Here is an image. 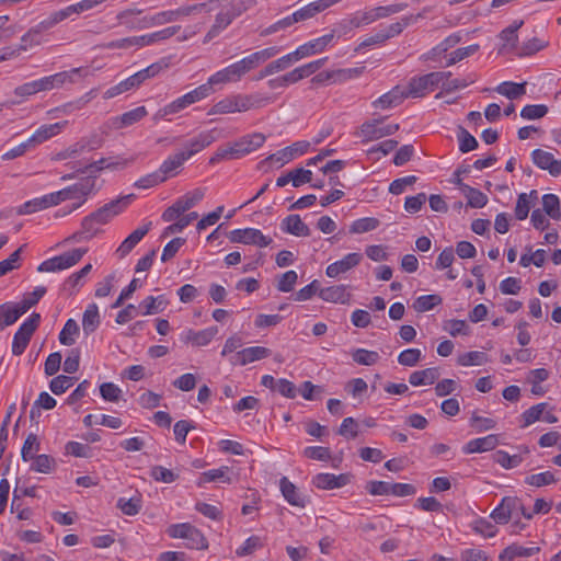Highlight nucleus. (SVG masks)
Segmentation results:
<instances>
[{"mask_svg":"<svg viewBox=\"0 0 561 561\" xmlns=\"http://www.w3.org/2000/svg\"><path fill=\"white\" fill-rule=\"evenodd\" d=\"M381 123L382 119L365 122L357 131V136L362 137L363 142H368L393 135L399 129V124L381 125Z\"/></svg>","mask_w":561,"mask_h":561,"instance_id":"obj_12","label":"nucleus"},{"mask_svg":"<svg viewBox=\"0 0 561 561\" xmlns=\"http://www.w3.org/2000/svg\"><path fill=\"white\" fill-rule=\"evenodd\" d=\"M437 368H425L423 370L413 371L409 377V382L414 386L433 385L438 378Z\"/></svg>","mask_w":561,"mask_h":561,"instance_id":"obj_34","label":"nucleus"},{"mask_svg":"<svg viewBox=\"0 0 561 561\" xmlns=\"http://www.w3.org/2000/svg\"><path fill=\"white\" fill-rule=\"evenodd\" d=\"M557 482L553 473L550 471L535 473L526 477L525 483L531 486L540 488Z\"/></svg>","mask_w":561,"mask_h":561,"instance_id":"obj_59","label":"nucleus"},{"mask_svg":"<svg viewBox=\"0 0 561 561\" xmlns=\"http://www.w3.org/2000/svg\"><path fill=\"white\" fill-rule=\"evenodd\" d=\"M24 312L21 310V308L18 304L0 305V321H1L2 328L9 327V325L15 323L16 320Z\"/></svg>","mask_w":561,"mask_h":561,"instance_id":"obj_39","label":"nucleus"},{"mask_svg":"<svg viewBox=\"0 0 561 561\" xmlns=\"http://www.w3.org/2000/svg\"><path fill=\"white\" fill-rule=\"evenodd\" d=\"M31 469L42 473H49L55 466V460L48 455H38L32 458Z\"/></svg>","mask_w":561,"mask_h":561,"instance_id":"obj_62","label":"nucleus"},{"mask_svg":"<svg viewBox=\"0 0 561 561\" xmlns=\"http://www.w3.org/2000/svg\"><path fill=\"white\" fill-rule=\"evenodd\" d=\"M219 12L215 16L214 24L210 26L209 31L205 35L204 42L207 43L218 36L224 30H226L234 19L240 16L244 11L248 10L244 1H230L224 5H218L215 8H219Z\"/></svg>","mask_w":561,"mask_h":561,"instance_id":"obj_5","label":"nucleus"},{"mask_svg":"<svg viewBox=\"0 0 561 561\" xmlns=\"http://www.w3.org/2000/svg\"><path fill=\"white\" fill-rule=\"evenodd\" d=\"M539 551L538 547L525 548L519 545L513 543L506 547L499 556L501 561H512L516 557H530Z\"/></svg>","mask_w":561,"mask_h":561,"instance_id":"obj_36","label":"nucleus"},{"mask_svg":"<svg viewBox=\"0 0 561 561\" xmlns=\"http://www.w3.org/2000/svg\"><path fill=\"white\" fill-rule=\"evenodd\" d=\"M497 436L491 434L485 437H480L468 442L463 447V451L466 454L489 451L493 450L497 446Z\"/></svg>","mask_w":561,"mask_h":561,"instance_id":"obj_28","label":"nucleus"},{"mask_svg":"<svg viewBox=\"0 0 561 561\" xmlns=\"http://www.w3.org/2000/svg\"><path fill=\"white\" fill-rule=\"evenodd\" d=\"M524 21H514L508 27L504 28L499 37L503 42L502 46L499 49L500 54L513 51L517 48L518 35L517 31L523 26Z\"/></svg>","mask_w":561,"mask_h":561,"instance_id":"obj_19","label":"nucleus"},{"mask_svg":"<svg viewBox=\"0 0 561 561\" xmlns=\"http://www.w3.org/2000/svg\"><path fill=\"white\" fill-rule=\"evenodd\" d=\"M167 533L172 538L185 539L186 546L191 549L207 548V540L204 535L193 525L188 523L174 524L169 526Z\"/></svg>","mask_w":561,"mask_h":561,"instance_id":"obj_7","label":"nucleus"},{"mask_svg":"<svg viewBox=\"0 0 561 561\" xmlns=\"http://www.w3.org/2000/svg\"><path fill=\"white\" fill-rule=\"evenodd\" d=\"M100 146H101V140L98 138V136H93L90 139L83 138L80 141L66 148L65 150L56 153L55 159L56 160H66L69 158H75L84 151L94 150V149L99 148Z\"/></svg>","mask_w":561,"mask_h":561,"instance_id":"obj_17","label":"nucleus"},{"mask_svg":"<svg viewBox=\"0 0 561 561\" xmlns=\"http://www.w3.org/2000/svg\"><path fill=\"white\" fill-rule=\"evenodd\" d=\"M95 179V175H88L71 186L48 194L51 206H57L67 199L82 198L81 203L73 205L68 211L64 213L62 216L78 209L85 202V197L94 191Z\"/></svg>","mask_w":561,"mask_h":561,"instance_id":"obj_3","label":"nucleus"},{"mask_svg":"<svg viewBox=\"0 0 561 561\" xmlns=\"http://www.w3.org/2000/svg\"><path fill=\"white\" fill-rule=\"evenodd\" d=\"M83 71V68H73L69 71H61L51 76H48L50 78V84L53 89L61 88L66 83H75V76L80 75Z\"/></svg>","mask_w":561,"mask_h":561,"instance_id":"obj_45","label":"nucleus"},{"mask_svg":"<svg viewBox=\"0 0 561 561\" xmlns=\"http://www.w3.org/2000/svg\"><path fill=\"white\" fill-rule=\"evenodd\" d=\"M68 124L67 121L55 123L50 125H43L38 129H36L32 136L27 139V144L31 145V147H35L51 137L59 134L60 129L65 127Z\"/></svg>","mask_w":561,"mask_h":561,"instance_id":"obj_20","label":"nucleus"},{"mask_svg":"<svg viewBox=\"0 0 561 561\" xmlns=\"http://www.w3.org/2000/svg\"><path fill=\"white\" fill-rule=\"evenodd\" d=\"M79 334V325L73 319L67 320L59 333V342L62 345L71 346L75 344V336Z\"/></svg>","mask_w":561,"mask_h":561,"instance_id":"obj_48","label":"nucleus"},{"mask_svg":"<svg viewBox=\"0 0 561 561\" xmlns=\"http://www.w3.org/2000/svg\"><path fill=\"white\" fill-rule=\"evenodd\" d=\"M100 325V313L96 304H90L82 317V329L85 335L93 333Z\"/></svg>","mask_w":561,"mask_h":561,"instance_id":"obj_32","label":"nucleus"},{"mask_svg":"<svg viewBox=\"0 0 561 561\" xmlns=\"http://www.w3.org/2000/svg\"><path fill=\"white\" fill-rule=\"evenodd\" d=\"M75 380V377L59 375L50 380L49 388L53 393L58 396L66 392L73 385Z\"/></svg>","mask_w":561,"mask_h":561,"instance_id":"obj_61","label":"nucleus"},{"mask_svg":"<svg viewBox=\"0 0 561 561\" xmlns=\"http://www.w3.org/2000/svg\"><path fill=\"white\" fill-rule=\"evenodd\" d=\"M39 450L37 436L33 433L28 434L21 450V457L24 461L31 460L35 453Z\"/></svg>","mask_w":561,"mask_h":561,"instance_id":"obj_58","label":"nucleus"},{"mask_svg":"<svg viewBox=\"0 0 561 561\" xmlns=\"http://www.w3.org/2000/svg\"><path fill=\"white\" fill-rule=\"evenodd\" d=\"M533 163L541 170H547L552 176L561 174V160L554 158L551 152L535 149L531 152Z\"/></svg>","mask_w":561,"mask_h":561,"instance_id":"obj_15","label":"nucleus"},{"mask_svg":"<svg viewBox=\"0 0 561 561\" xmlns=\"http://www.w3.org/2000/svg\"><path fill=\"white\" fill-rule=\"evenodd\" d=\"M41 321V314L33 312L30 318L24 321L15 332L12 342L13 355H21L27 347L33 333L36 331Z\"/></svg>","mask_w":561,"mask_h":561,"instance_id":"obj_9","label":"nucleus"},{"mask_svg":"<svg viewBox=\"0 0 561 561\" xmlns=\"http://www.w3.org/2000/svg\"><path fill=\"white\" fill-rule=\"evenodd\" d=\"M56 400L48 392H41L31 409V419H34L36 414H39V409L51 410L56 407Z\"/></svg>","mask_w":561,"mask_h":561,"instance_id":"obj_54","label":"nucleus"},{"mask_svg":"<svg viewBox=\"0 0 561 561\" xmlns=\"http://www.w3.org/2000/svg\"><path fill=\"white\" fill-rule=\"evenodd\" d=\"M205 191V188L197 187L191 192H187L184 196L178 198L175 203L179 205L180 209H183L185 213L204 198Z\"/></svg>","mask_w":561,"mask_h":561,"instance_id":"obj_43","label":"nucleus"},{"mask_svg":"<svg viewBox=\"0 0 561 561\" xmlns=\"http://www.w3.org/2000/svg\"><path fill=\"white\" fill-rule=\"evenodd\" d=\"M168 62H165L163 59L158 61V62H153L151 64L150 66H148L147 68L136 72V77H137V80L139 81V83H144L147 79H150V78H153L156 77L160 71H162L163 69H165L168 67Z\"/></svg>","mask_w":561,"mask_h":561,"instance_id":"obj_57","label":"nucleus"},{"mask_svg":"<svg viewBox=\"0 0 561 561\" xmlns=\"http://www.w3.org/2000/svg\"><path fill=\"white\" fill-rule=\"evenodd\" d=\"M237 113L248 112L261 108L271 103V98L260 93L254 94H233Z\"/></svg>","mask_w":561,"mask_h":561,"instance_id":"obj_16","label":"nucleus"},{"mask_svg":"<svg viewBox=\"0 0 561 561\" xmlns=\"http://www.w3.org/2000/svg\"><path fill=\"white\" fill-rule=\"evenodd\" d=\"M87 253V249H73L39 264L38 272H58L76 265Z\"/></svg>","mask_w":561,"mask_h":561,"instance_id":"obj_10","label":"nucleus"},{"mask_svg":"<svg viewBox=\"0 0 561 561\" xmlns=\"http://www.w3.org/2000/svg\"><path fill=\"white\" fill-rule=\"evenodd\" d=\"M49 201L50 199L48 197V194L42 197L34 198L32 201H27L20 206V208L18 209V214L27 215L51 207V203Z\"/></svg>","mask_w":561,"mask_h":561,"instance_id":"obj_44","label":"nucleus"},{"mask_svg":"<svg viewBox=\"0 0 561 561\" xmlns=\"http://www.w3.org/2000/svg\"><path fill=\"white\" fill-rule=\"evenodd\" d=\"M215 141V136L213 131L201 133L194 139H191L184 145V150L181 152L187 158V160L195 153L203 150L205 147L209 146Z\"/></svg>","mask_w":561,"mask_h":561,"instance_id":"obj_24","label":"nucleus"},{"mask_svg":"<svg viewBox=\"0 0 561 561\" xmlns=\"http://www.w3.org/2000/svg\"><path fill=\"white\" fill-rule=\"evenodd\" d=\"M265 141V136L261 133H254L252 135L243 136L239 140L229 144L226 147H220L209 159L210 164L226 159H239L244 154H248L257 148L262 147Z\"/></svg>","mask_w":561,"mask_h":561,"instance_id":"obj_2","label":"nucleus"},{"mask_svg":"<svg viewBox=\"0 0 561 561\" xmlns=\"http://www.w3.org/2000/svg\"><path fill=\"white\" fill-rule=\"evenodd\" d=\"M214 89L211 84H209V81H207L204 84H201L196 89L185 93L184 95L178 98L173 102L167 104L162 108H160L153 116L154 121H159L164 118L168 115L176 114L190 105L197 103L206 98H208L210 94H213Z\"/></svg>","mask_w":561,"mask_h":561,"instance_id":"obj_4","label":"nucleus"},{"mask_svg":"<svg viewBox=\"0 0 561 561\" xmlns=\"http://www.w3.org/2000/svg\"><path fill=\"white\" fill-rule=\"evenodd\" d=\"M218 333L217 327H210L201 331L187 330L182 340L185 343H192L194 346H205Z\"/></svg>","mask_w":561,"mask_h":561,"instance_id":"obj_23","label":"nucleus"},{"mask_svg":"<svg viewBox=\"0 0 561 561\" xmlns=\"http://www.w3.org/2000/svg\"><path fill=\"white\" fill-rule=\"evenodd\" d=\"M147 108L145 106H138L131 111H128L121 116L113 118V126L117 129L130 126L141 121L147 115Z\"/></svg>","mask_w":561,"mask_h":561,"instance_id":"obj_29","label":"nucleus"},{"mask_svg":"<svg viewBox=\"0 0 561 561\" xmlns=\"http://www.w3.org/2000/svg\"><path fill=\"white\" fill-rule=\"evenodd\" d=\"M278 51L279 48L276 46L267 47L250 54L249 56L244 57V59L247 60L251 70H253L266 60L275 57L278 54Z\"/></svg>","mask_w":561,"mask_h":561,"instance_id":"obj_35","label":"nucleus"},{"mask_svg":"<svg viewBox=\"0 0 561 561\" xmlns=\"http://www.w3.org/2000/svg\"><path fill=\"white\" fill-rule=\"evenodd\" d=\"M151 222L137 228L134 230L116 249V254L123 259L128 255L133 249L141 241V239L148 233Z\"/></svg>","mask_w":561,"mask_h":561,"instance_id":"obj_21","label":"nucleus"},{"mask_svg":"<svg viewBox=\"0 0 561 561\" xmlns=\"http://www.w3.org/2000/svg\"><path fill=\"white\" fill-rule=\"evenodd\" d=\"M279 486L283 496L286 501L294 506L305 507V500L298 493V490L294 483H291L286 477H283L279 481Z\"/></svg>","mask_w":561,"mask_h":561,"instance_id":"obj_31","label":"nucleus"},{"mask_svg":"<svg viewBox=\"0 0 561 561\" xmlns=\"http://www.w3.org/2000/svg\"><path fill=\"white\" fill-rule=\"evenodd\" d=\"M405 98H410L408 90L394 87L391 91L377 99L373 104L375 107L389 108L399 105Z\"/></svg>","mask_w":561,"mask_h":561,"instance_id":"obj_27","label":"nucleus"},{"mask_svg":"<svg viewBox=\"0 0 561 561\" xmlns=\"http://www.w3.org/2000/svg\"><path fill=\"white\" fill-rule=\"evenodd\" d=\"M180 30H181V25H171V26H168L165 28H162V30L149 33V34H144L145 44H146V46H151V45H154L156 43L167 41V39L171 38L172 36H174L175 34H178L180 32Z\"/></svg>","mask_w":561,"mask_h":561,"instance_id":"obj_40","label":"nucleus"},{"mask_svg":"<svg viewBox=\"0 0 561 561\" xmlns=\"http://www.w3.org/2000/svg\"><path fill=\"white\" fill-rule=\"evenodd\" d=\"M135 198V194H128L111 201L92 213L98 225H106L113 217L121 214Z\"/></svg>","mask_w":561,"mask_h":561,"instance_id":"obj_13","label":"nucleus"},{"mask_svg":"<svg viewBox=\"0 0 561 561\" xmlns=\"http://www.w3.org/2000/svg\"><path fill=\"white\" fill-rule=\"evenodd\" d=\"M218 5V0H208L206 2L182 5L174 10L159 11L151 15H146L138 21V28H150L173 23L180 18L198 14L202 12H211Z\"/></svg>","mask_w":561,"mask_h":561,"instance_id":"obj_1","label":"nucleus"},{"mask_svg":"<svg viewBox=\"0 0 561 561\" xmlns=\"http://www.w3.org/2000/svg\"><path fill=\"white\" fill-rule=\"evenodd\" d=\"M443 299L439 295H424L416 298V300L413 302V308L416 312H425L440 305Z\"/></svg>","mask_w":561,"mask_h":561,"instance_id":"obj_50","label":"nucleus"},{"mask_svg":"<svg viewBox=\"0 0 561 561\" xmlns=\"http://www.w3.org/2000/svg\"><path fill=\"white\" fill-rule=\"evenodd\" d=\"M228 238L233 243L253 244L261 248L268 247L272 243V238L264 236L261 230L255 228L232 230Z\"/></svg>","mask_w":561,"mask_h":561,"instance_id":"obj_14","label":"nucleus"},{"mask_svg":"<svg viewBox=\"0 0 561 561\" xmlns=\"http://www.w3.org/2000/svg\"><path fill=\"white\" fill-rule=\"evenodd\" d=\"M379 220L373 217H366L355 220L351 228V233H365L375 230L379 226Z\"/></svg>","mask_w":561,"mask_h":561,"instance_id":"obj_55","label":"nucleus"},{"mask_svg":"<svg viewBox=\"0 0 561 561\" xmlns=\"http://www.w3.org/2000/svg\"><path fill=\"white\" fill-rule=\"evenodd\" d=\"M352 357H353V360L356 362L359 365L370 366V365H374V364H376L378 362L379 354L377 352H374V351H368V350H365V348H357L352 354Z\"/></svg>","mask_w":561,"mask_h":561,"instance_id":"obj_60","label":"nucleus"},{"mask_svg":"<svg viewBox=\"0 0 561 561\" xmlns=\"http://www.w3.org/2000/svg\"><path fill=\"white\" fill-rule=\"evenodd\" d=\"M117 507L128 516H134L138 514V512L141 508V500L140 497H131V499H124L121 497L117 501Z\"/></svg>","mask_w":561,"mask_h":561,"instance_id":"obj_64","label":"nucleus"},{"mask_svg":"<svg viewBox=\"0 0 561 561\" xmlns=\"http://www.w3.org/2000/svg\"><path fill=\"white\" fill-rule=\"evenodd\" d=\"M542 209L550 218L558 220L561 217L560 201L554 194L542 196Z\"/></svg>","mask_w":561,"mask_h":561,"instance_id":"obj_49","label":"nucleus"},{"mask_svg":"<svg viewBox=\"0 0 561 561\" xmlns=\"http://www.w3.org/2000/svg\"><path fill=\"white\" fill-rule=\"evenodd\" d=\"M319 297L328 302L333 304H348L351 300V294L347 293L346 286L334 285L325 288H321L318 291Z\"/></svg>","mask_w":561,"mask_h":561,"instance_id":"obj_22","label":"nucleus"},{"mask_svg":"<svg viewBox=\"0 0 561 561\" xmlns=\"http://www.w3.org/2000/svg\"><path fill=\"white\" fill-rule=\"evenodd\" d=\"M461 193L467 198L468 206L472 208H482L488 203L486 195L470 185L465 186Z\"/></svg>","mask_w":561,"mask_h":561,"instance_id":"obj_46","label":"nucleus"},{"mask_svg":"<svg viewBox=\"0 0 561 561\" xmlns=\"http://www.w3.org/2000/svg\"><path fill=\"white\" fill-rule=\"evenodd\" d=\"M494 461L501 465L505 469H513L519 466L523 461L520 454L510 455L504 450H497L494 455Z\"/></svg>","mask_w":561,"mask_h":561,"instance_id":"obj_51","label":"nucleus"},{"mask_svg":"<svg viewBox=\"0 0 561 561\" xmlns=\"http://www.w3.org/2000/svg\"><path fill=\"white\" fill-rule=\"evenodd\" d=\"M139 85H140V83L137 80L136 75L134 73L130 77H128L127 79L117 83L116 85H113L110 89H107L104 92L103 98L105 100H108V99L115 98L124 92H127L131 89L138 88Z\"/></svg>","mask_w":561,"mask_h":561,"instance_id":"obj_38","label":"nucleus"},{"mask_svg":"<svg viewBox=\"0 0 561 561\" xmlns=\"http://www.w3.org/2000/svg\"><path fill=\"white\" fill-rule=\"evenodd\" d=\"M107 49H129L131 47L141 48L146 47L144 35L130 36L121 39H115L103 45Z\"/></svg>","mask_w":561,"mask_h":561,"instance_id":"obj_41","label":"nucleus"},{"mask_svg":"<svg viewBox=\"0 0 561 561\" xmlns=\"http://www.w3.org/2000/svg\"><path fill=\"white\" fill-rule=\"evenodd\" d=\"M251 71L247 60L244 58L237 62H233L226 68L218 70L208 78L211 87L217 84H227L239 82L247 73Z\"/></svg>","mask_w":561,"mask_h":561,"instance_id":"obj_8","label":"nucleus"},{"mask_svg":"<svg viewBox=\"0 0 561 561\" xmlns=\"http://www.w3.org/2000/svg\"><path fill=\"white\" fill-rule=\"evenodd\" d=\"M231 469L227 466L220 467L218 469L208 470L202 473L198 485L201 486L205 482H222V483H232V478L230 476Z\"/></svg>","mask_w":561,"mask_h":561,"instance_id":"obj_33","label":"nucleus"},{"mask_svg":"<svg viewBox=\"0 0 561 561\" xmlns=\"http://www.w3.org/2000/svg\"><path fill=\"white\" fill-rule=\"evenodd\" d=\"M451 72L436 71L420 77H413L408 84V95L410 98H423L430 91L437 88L445 79L450 78Z\"/></svg>","mask_w":561,"mask_h":561,"instance_id":"obj_6","label":"nucleus"},{"mask_svg":"<svg viewBox=\"0 0 561 561\" xmlns=\"http://www.w3.org/2000/svg\"><path fill=\"white\" fill-rule=\"evenodd\" d=\"M168 62H165L163 59L158 61V62H153L151 64L150 66H148L147 68L136 72V77H137V80L139 81V83H144L147 79H150V78H153L156 77L160 71H162L163 69H165L168 67Z\"/></svg>","mask_w":561,"mask_h":561,"instance_id":"obj_56","label":"nucleus"},{"mask_svg":"<svg viewBox=\"0 0 561 561\" xmlns=\"http://www.w3.org/2000/svg\"><path fill=\"white\" fill-rule=\"evenodd\" d=\"M167 306V300L163 296H148L145 300H142L139 305V309L142 310V314H156L164 310Z\"/></svg>","mask_w":561,"mask_h":561,"instance_id":"obj_42","label":"nucleus"},{"mask_svg":"<svg viewBox=\"0 0 561 561\" xmlns=\"http://www.w3.org/2000/svg\"><path fill=\"white\" fill-rule=\"evenodd\" d=\"M310 147V144L306 140L294 142L293 145L277 151L276 153L270 154L259 164V168H263L267 163H278L279 167L290 162L296 157L305 154Z\"/></svg>","mask_w":561,"mask_h":561,"instance_id":"obj_11","label":"nucleus"},{"mask_svg":"<svg viewBox=\"0 0 561 561\" xmlns=\"http://www.w3.org/2000/svg\"><path fill=\"white\" fill-rule=\"evenodd\" d=\"M237 113L233 94L228 95L215 103L208 111V115H222Z\"/></svg>","mask_w":561,"mask_h":561,"instance_id":"obj_47","label":"nucleus"},{"mask_svg":"<svg viewBox=\"0 0 561 561\" xmlns=\"http://www.w3.org/2000/svg\"><path fill=\"white\" fill-rule=\"evenodd\" d=\"M526 82L515 83L505 81L499 84L495 91L510 100H516L526 93Z\"/></svg>","mask_w":561,"mask_h":561,"instance_id":"obj_37","label":"nucleus"},{"mask_svg":"<svg viewBox=\"0 0 561 561\" xmlns=\"http://www.w3.org/2000/svg\"><path fill=\"white\" fill-rule=\"evenodd\" d=\"M488 355L483 352L471 351L458 357V364L461 366H480L488 363Z\"/></svg>","mask_w":561,"mask_h":561,"instance_id":"obj_53","label":"nucleus"},{"mask_svg":"<svg viewBox=\"0 0 561 561\" xmlns=\"http://www.w3.org/2000/svg\"><path fill=\"white\" fill-rule=\"evenodd\" d=\"M548 45V42H545L540 38L534 37L527 42H525L517 50L518 56H530L536 54L537 51L543 49Z\"/></svg>","mask_w":561,"mask_h":561,"instance_id":"obj_63","label":"nucleus"},{"mask_svg":"<svg viewBox=\"0 0 561 561\" xmlns=\"http://www.w3.org/2000/svg\"><path fill=\"white\" fill-rule=\"evenodd\" d=\"M68 19V12L65 9L56 11L51 13L47 19L41 21L38 24L34 25L36 30L42 34L50 28H53L58 23Z\"/></svg>","mask_w":561,"mask_h":561,"instance_id":"obj_52","label":"nucleus"},{"mask_svg":"<svg viewBox=\"0 0 561 561\" xmlns=\"http://www.w3.org/2000/svg\"><path fill=\"white\" fill-rule=\"evenodd\" d=\"M187 158L181 152H176L165 159L159 168V172L161 175L165 176V181L170 176H174L178 174L179 169L184 164Z\"/></svg>","mask_w":561,"mask_h":561,"instance_id":"obj_30","label":"nucleus"},{"mask_svg":"<svg viewBox=\"0 0 561 561\" xmlns=\"http://www.w3.org/2000/svg\"><path fill=\"white\" fill-rule=\"evenodd\" d=\"M362 259L363 255L360 253H348L342 260L329 264L325 274L331 278H335L357 266Z\"/></svg>","mask_w":561,"mask_h":561,"instance_id":"obj_18","label":"nucleus"},{"mask_svg":"<svg viewBox=\"0 0 561 561\" xmlns=\"http://www.w3.org/2000/svg\"><path fill=\"white\" fill-rule=\"evenodd\" d=\"M271 355V350L263 346H251L238 352L236 357L238 364L244 366L249 363L266 358Z\"/></svg>","mask_w":561,"mask_h":561,"instance_id":"obj_26","label":"nucleus"},{"mask_svg":"<svg viewBox=\"0 0 561 561\" xmlns=\"http://www.w3.org/2000/svg\"><path fill=\"white\" fill-rule=\"evenodd\" d=\"M282 230L296 237H308L311 232L299 215H289L283 219Z\"/></svg>","mask_w":561,"mask_h":561,"instance_id":"obj_25","label":"nucleus"}]
</instances>
